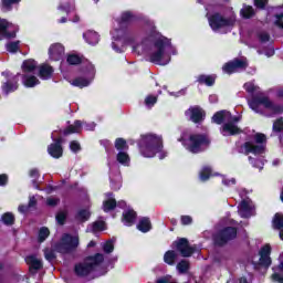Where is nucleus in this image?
I'll return each mask as SVG.
<instances>
[{
    "label": "nucleus",
    "mask_w": 283,
    "mask_h": 283,
    "mask_svg": "<svg viewBox=\"0 0 283 283\" xmlns=\"http://www.w3.org/2000/svg\"><path fill=\"white\" fill-rule=\"evenodd\" d=\"M133 50L138 54H148L150 63H155L156 65H169L174 46H171L169 40L157 35L144 40L140 44L134 46Z\"/></svg>",
    "instance_id": "obj_1"
},
{
    "label": "nucleus",
    "mask_w": 283,
    "mask_h": 283,
    "mask_svg": "<svg viewBox=\"0 0 283 283\" xmlns=\"http://www.w3.org/2000/svg\"><path fill=\"white\" fill-rule=\"evenodd\" d=\"M240 116L231 115L229 111H220L217 112L212 116V120L217 125L221 126V134L222 136H235L237 134H242V129L238 127V123H240Z\"/></svg>",
    "instance_id": "obj_2"
},
{
    "label": "nucleus",
    "mask_w": 283,
    "mask_h": 283,
    "mask_svg": "<svg viewBox=\"0 0 283 283\" xmlns=\"http://www.w3.org/2000/svg\"><path fill=\"white\" fill-rule=\"evenodd\" d=\"M139 149L144 158H154L163 149V137L154 134L143 135Z\"/></svg>",
    "instance_id": "obj_3"
},
{
    "label": "nucleus",
    "mask_w": 283,
    "mask_h": 283,
    "mask_svg": "<svg viewBox=\"0 0 283 283\" xmlns=\"http://www.w3.org/2000/svg\"><path fill=\"white\" fill-rule=\"evenodd\" d=\"M266 151V136L264 134H255L253 140L245 142L240 147V154L249 156V154H254V156H260Z\"/></svg>",
    "instance_id": "obj_4"
},
{
    "label": "nucleus",
    "mask_w": 283,
    "mask_h": 283,
    "mask_svg": "<svg viewBox=\"0 0 283 283\" xmlns=\"http://www.w3.org/2000/svg\"><path fill=\"white\" fill-rule=\"evenodd\" d=\"M105 256L101 253L86 258L82 263L75 265L76 275H90V273H92L96 266L103 264Z\"/></svg>",
    "instance_id": "obj_5"
},
{
    "label": "nucleus",
    "mask_w": 283,
    "mask_h": 283,
    "mask_svg": "<svg viewBox=\"0 0 283 283\" xmlns=\"http://www.w3.org/2000/svg\"><path fill=\"white\" fill-rule=\"evenodd\" d=\"M210 143L211 142L207 136L198 134L190 135L188 139H184V146L191 154H200V151H205Z\"/></svg>",
    "instance_id": "obj_6"
},
{
    "label": "nucleus",
    "mask_w": 283,
    "mask_h": 283,
    "mask_svg": "<svg viewBox=\"0 0 283 283\" xmlns=\"http://www.w3.org/2000/svg\"><path fill=\"white\" fill-rule=\"evenodd\" d=\"M249 106L256 114H262L264 109H270L274 114H282L283 107L273 105V102L266 96L255 97L249 102Z\"/></svg>",
    "instance_id": "obj_7"
},
{
    "label": "nucleus",
    "mask_w": 283,
    "mask_h": 283,
    "mask_svg": "<svg viewBox=\"0 0 283 283\" xmlns=\"http://www.w3.org/2000/svg\"><path fill=\"white\" fill-rule=\"evenodd\" d=\"M209 25L216 32L220 30V28H229L234 25L235 23V13H231L229 17L222 15L220 13H213L212 15L208 17Z\"/></svg>",
    "instance_id": "obj_8"
},
{
    "label": "nucleus",
    "mask_w": 283,
    "mask_h": 283,
    "mask_svg": "<svg viewBox=\"0 0 283 283\" xmlns=\"http://www.w3.org/2000/svg\"><path fill=\"white\" fill-rule=\"evenodd\" d=\"M78 247V237L77 235H70V234H64L62 237V240L57 244L56 250L59 253H72L74 249Z\"/></svg>",
    "instance_id": "obj_9"
},
{
    "label": "nucleus",
    "mask_w": 283,
    "mask_h": 283,
    "mask_svg": "<svg viewBox=\"0 0 283 283\" xmlns=\"http://www.w3.org/2000/svg\"><path fill=\"white\" fill-rule=\"evenodd\" d=\"M237 235L238 230L235 228H226L214 235V243L222 247V244H227L230 240H234Z\"/></svg>",
    "instance_id": "obj_10"
},
{
    "label": "nucleus",
    "mask_w": 283,
    "mask_h": 283,
    "mask_svg": "<svg viewBox=\"0 0 283 283\" xmlns=\"http://www.w3.org/2000/svg\"><path fill=\"white\" fill-rule=\"evenodd\" d=\"M13 29L14 25L8 22V20L0 19V41H2V39H14L17 31Z\"/></svg>",
    "instance_id": "obj_11"
},
{
    "label": "nucleus",
    "mask_w": 283,
    "mask_h": 283,
    "mask_svg": "<svg viewBox=\"0 0 283 283\" xmlns=\"http://www.w3.org/2000/svg\"><path fill=\"white\" fill-rule=\"evenodd\" d=\"M248 65L249 63L247 62V60L235 59L223 66V72L226 74H233L234 72H240V70H245Z\"/></svg>",
    "instance_id": "obj_12"
},
{
    "label": "nucleus",
    "mask_w": 283,
    "mask_h": 283,
    "mask_svg": "<svg viewBox=\"0 0 283 283\" xmlns=\"http://www.w3.org/2000/svg\"><path fill=\"white\" fill-rule=\"evenodd\" d=\"M174 244L182 258H190V255H193V251H196V248L190 247L189 241L185 238L175 241Z\"/></svg>",
    "instance_id": "obj_13"
},
{
    "label": "nucleus",
    "mask_w": 283,
    "mask_h": 283,
    "mask_svg": "<svg viewBox=\"0 0 283 283\" xmlns=\"http://www.w3.org/2000/svg\"><path fill=\"white\" fill-rule=\"evenodd\" d=\"M253 211H255V206H253L251 199H244L239 205V216H241V218H251Z\"/></svg>",
    "instance_id": "obj_14"
},
{
    "label": "nucleus",
    "mask_w": 283,
    "mask_h": 283,
    "mask_svg": "<svg viewBox=\"0 0 283 283\" xmlns=\"http://www.w3.org/2000/svg\"><path fill=\"white\" fill-rule=\"evenodd\" d=\"M49 56L51 61H61L65 56V46L61 43H54L49 48Z\"/></svg>",
    "instance_id": "obj_15"
},
{
    "label": "nucleus",
    "mask_w": 283,
    "mask_h": 283,
    "mask_svg": "<svg viewBox=\"0 0 283 283\" xmlns=\"http://www.w3.org/2000/svg\"><path fill=\"white\" fill-rule=\"evenodd\" d=\"M94 78V66H90L86 77H76L75 80L71 81V85L74 87H87L92 83Z\"/></svg>",
    "instance_id": "obj_16"
},
{
    "label": "nucleus",
    "mask_w": 283,
    "mask_h": 283,
    "mask_svg": "<svg viewBox=\"0 0 283 283\" xmlns=\"http://www.w3.org/2000/svg\"><path fill=\"white\" fill-rule=\"evenodd\" d=\"M260 259L259 264L261 266H271V245L266 244L264 245L261 251L259 252Z\"/></svg>",
    "instance_id": "obj_17"
},
{
    "label": "nucleus",
    "mask_w": 283,
    "mask_h": 283,
    "mask_svg": "<svg viewBox=\"0 0 283 283\" xmlns=\"http://www.w3.org/2000/svg\"><path fill=\"white\" fill-rule=\"evenodd\" d=\"M185 115L189 120H192V123H200V120L205 118V112H202L200 107H190L186 111Z\"/></svg>",
    "instance_id": "obj_18"
},
{
    "label": "nucleus",
    "mask_w": 283,
    "mask_h": 283,
    "mask_svg": "<svg viewBox=\"0 0 283 283\" xmlns=\"http://www.w3.org/2000/svg\"><path fill=\"white\" fill-rule=\"evenodd\" d=\"M61 143H63V139L59 138L54 144H51L48 147V151L52 158H61V156H63V147H61Z\"/></svg>",
    "instance_id": "obj_19"
},
{
    "label": "nucleus",
    "mask_w": 283,
    "mask_h": 283,
    "mask_svg": "<svg viewBox=\"0 0 283 283\" xmlns=\"http://www.w3.org/2000/svg\"><path fill=\"white\" fill-rule=\"evenodd\" d=\"M15 90H19V77L17 75L10 77L2 85V92H4V94H10V92H15Z\"/></svg>",
    "instance_id": "obj_20"
},
{
    "label": "nucleus",
    "mask_w": 283,
    "mask_h": 283,
    "mask_svg": "<svg viewBox=\"0 0 283 283\" xmlns=\"http://www.w3.org/2000/svg\"><path fill=\"white\" fill-rule=\"evenodd\" d=\"M25 262L29 264L31 273H36V271L43 268V262H41V259L36 258L35 255L28 256Z\"/></svg>",
    "instance_id": "obj_21"
},
{
    "label": "nucleus",
    "mask_w": 283,
    "mask_h": 283,
    "mask_svg": "<svg viewBox=\"0 0 283 283\" xmlns=\"http://www.w3.org/2000/svg\"><path fill=\"white\" fill-rule=\"evenodd\" d=\"M52 74H54V69L49 64H42L39 70L40 78L43 81H48V78H52Z\"/></svg>",
    "instance_id": "obj_22"
},
{
    "label": "nucleus",
    "mask_w": 283,
    "mask_h": 283,
    "mask_svg": "<svg viewBox=\"0 0 283 283\" xmlns=\"http://www.w3.org/2000/svg\"><path fill=\"white\" fill-rule=\"evenodd\" d=\"M83 38L85 39L86 43H88V45H96L101 40L98 33H96L95 31L85 32L83 34Z\"/></svg>",
    "instance_id": "obj_23"
},
{
    "label": "nucleus",
    "mask_w": 283,
    "mask_h": 283,
    "mask_svg": "<svg viewBox=\"0 0 283 283\" xmlns=\"http://www.w3.org/2000/svg\"><path fill=\"white\" fill-rule=\"evenodd\" d=\"M136 220V212L134 210H128L123 213V222L126 227H132Z\"/></svg>",
    "instance_id": "obj_24"
},
{
    "label": "nucleus",
    "mask_w": 283,
    "mask_h": 283,
    "mask_svg": "<svg viewBox=\"0 0 283 283\" xmlns=\"http://www.w3.org/2000/svg\"><path fill=\"white\" fill-rule=\"evenodd\" d=\"M176 260H178V253L174 250H169L164 254V262L169 264V266H174V264H176Z\"/></svg>",
    "instance_id": "obj_25"
},
{
    "label": "nucleus",
    "mask_w": 283,
    "mask_h": 283,
    "mask_svg": "<svg viewBox=\"0 0 283 283\" xmlns=\"http://www.w3.org/2000/svg\"><path fill=\"white\" fill-rule=\"evenodd\" d=\"M138 231H142V233H147L148 231H151V221L147 218H143L138 224H137Z\"/></svg>",
    "instance_id": "obj_26"
},
{
    "label": "nucleus",
    "mask_w": 283,
    "mask_h": 283,
    "mask_svg": "<svg viewBox=\"0 0 283 283\" xmlns=\"http://www.w3.org/2000/svg\"><path fill=\"white\" fill-rule=\"evenodd\" d=\"M0 222L6 227H12L14 224V214L12 212H6L1 216Z\"/></svg>",
    "instance_id": "obj_27"
},
{
    "label": "nucleus",
    "mask_w": 283,
    "mask_h": 283,
    "mask_svg": "<svg viewBox=\"0 0 283 283\" xmlns=\"http://www.w3.org/2000/svg\"><path fill=\"white\" fill-rule=\"evenodd\" d=\"M240 14L243 17V19H251V17L255 15V10H253V7L244 4L240 11Z\"/></svg>",
    "instance_id": "obj_28"
},
{
    "label": "nucleus",
    "mask_w": 283,
    "mask_h": 283,
    "mask_svg": "<svg viewBox=\"0 0 283 283\" xmlns=\"http://www.w3.org/2000/svg\"><path fill=\"white\" fill-rule=\"evenodd\" d=\"M117 163H119V165H124L125 167H129V155L125 151H119L117 154Z\"/></svg>",
    "instance_id": "obj_29"
},
{
    "label": "nucleus",
    "mask_w": 283,
    "mask_h": 283,
    "mask_svg": "<svg viewBox=\"0 0 283 283\" xmlns=\"http://www.w3.org/2000/svg\"><path fill=\"white\" fill-rule=\"evenodd\" d=\"M23 85L25 87H34L35 85H39V78L34 75L24 76Z\"/></svg>",
    "instance_id": "obj_30"
},
{
    "label": "nucleus",
    "mask_w": 283,
    "mask_h": 283,
    "mask_svg": "<svg viewBox=\"0 0 283 283\" xmlns=\"http://www.w3.org/2000/svg\"><path fill=\"white\" fill-rule=\"evenodd\" d=\"M23 72H34L36 70V62L34 60H25L22 63Z\"/></svg>",
    "instance_id": "obj_31"
},
{
    "label": "nucleus",
    "mask_w": 283,
    "mask_h": 283,
    "mask_svg": "<svg viewBox=\"0 0 283 283\" xmlns=\"http://www.w3.org/2000/svg\"><path fill=\"white\" fill-rule=\"evenodd\" d=\"M281 258H282L281 264L276 268H273V271H274V273L272 274L273 282H282V274L277 273V271L283 270V253Z\"/></svg>",
    "instance_id": "obj_32"
},
{
    "label": "nucleus",
    "mask_w": 283,
    "mask_h": 283,
    "mask_svg": "<svg viewBox=\"0 0 283 283\" xmlns=\"http://www.w3.org/2000/svg\"><path fill=\"white\" fill-rule=\"evenodd\" d=\"M81 122L76 120L74 125L69 126V128L64 130V136H67L70 134H78V132H81Z\"/></svg>",
    "instance_id": "obj_33"
},
{
    "label": "nucleus",
    "mask_w": 283,
    "mask_h": 283,
    "mask_svg": "<svg viewBox=\"0 0 283 283\" xmlns=\"http://www.w3.org/2000/svg\"><path fill=\"white\" fill-rule=\"evenodd\" d=\"M272 227L273 229H283V214L276 213L272 220Z\"/></svg>",
    "instance_id": "obj_34"
},
{
    "label": "nucleus",
    "mask_w": 283,
    "mask_h": 283,
    "mask_svg": "<svg viewBox=\"0 0 283 283\" xmlns=\"http://www.w3.org/2000/svg\"><path fill=\"white\" fill-rule=\"evenodd\" d=\"M198 82L205 83L206 85L211 86L216 83V77H213L211 75H200L198 77Z\"/></svg>",
    "instance_id": "obj_35"
},
{
    "label": "nucleus",
    "mask_w": 283,
    "mask_h": 283,
    "mask_svg": "<svg viewBox=\"0 0 283 283\" xmlns=\"http://www.w3.org/2000/svg\"><path fill=\"white\" fill-rule=\"evenodd\" d=\"M115 148L118 149V151H125L126 149H129V147L127 146V142L124 138L116 139Z\"/></svg>",
    "instance_id": "obj_36"
},
{
    "label": "nucleus",
    "mask_w": 283,
    "mask_h": 283,
    "mask_svg": "<svg viewBox=\"0 0 283 283\" xmlns=\"http://www.w3.org/2000/svg\"><path fill=\"white\" fill-rule=\"evenodd\" d=\"M211 176V168L203 167L200 171L199 178L202 182H206V180H209V177Z\"/></svg>",
    "instance_id": "obj_37"
},
{
    "label": "nucleus",
    "mask_w": 283,
    "mask_h": 283,
    "mask_svg": "<svg viewBox=\"0 0 283 283\" xmlns=\"http://www.w3.org/2000/svg\"><path fill=\"white\" fill-rule=\"evenodd\" d=\"M116 208V199H108L104 201L103 210L104 211H112V209Z\"/></svg>",
    "instance_id": "obj_38"
},
{
    "label": "nucleus",
    "mask_w": 283,
    "mask_h": 283,
    "mask_svg": "<svg viewBox=\"0 0 283 283\" xmlns=\"http://www.w3.org/2000/svg\"><path fill=\"white\" fill-rule=\"evenodd\" d=\"M102 249L104 253H113L114 252V240L106 241L102 244Z\"/></svg>",
    "instance_id": "obj_39"
},
{
    "label": "nucleus",
    "mask_w": 283,
    "mask_h": 283,
    "mask_svg": "<svg viewBox=\"0 0 283 283\" xmlns=\"http://www.w3.org/2000/svg\"><path fill=\"white\" fill-rule=\"evenodd\" d=\"M156 103H158V96H154V95L146 96V98H145L146 107H154V105H156Z\"/></svg>",
    "instance_id": "obj_40"
},
{
    "label": "nucleus",
    "mask_w": 283,
    "mask_h": 283,
    "mask_svg": "<svg viewBox=\"0 0 283 283\" xmlns=\"http://www.w3.org/2000/svg\"><path fill=\"white\" fill-rule=\"evenodd\" d=\"M244 90L249 92V94H254V92H259L260 87L256 86L253 82H248L244 84Z\"/></svg>",
    "instance_id": "obj_41"
},
{
    "label": "nucleus",
    "mask_w": 283,
    "mask_h": 283,
    "mask_svg": "<svg viewBox=\"0 0 283 283\" xmlns=\"http://www.w3.org/2000/svg\"><path fill=\"white\" fill-rule=\"evenodd\" d=\"M249 161L251 165H253V167H256V169H264V161L262 159L249 157Z\"/></svg>",
    "instance_id": "obj_42"
},
{
    "label": "nucleus",
    "mask_w": 283,
    "mask_h": 283,
    "mask_svg": "<svg viewBox=\"0 0 283 283\" xmlns=\"http://www.w3.org/2000/svg\"><path fill=\"white\" fill-rule=\"evenodd\" d=\"M177 271L179 273H187V271H189V262L187 261H181L177 264Z\"/></svg>",
    "instance_id": "obj_43"
},
{
    "label": "nucleus",
    "mask_w": 283,
    "mask_h": 283,
    "mask_svg": "<svg viewBox=\"0 0 283 283\" xmlns=\"http://www.w3.org/2000/svg\"><path fill=\"white\" fill-rule=\"evenodd\" d=\"M6 48H7V52H11L12 54H14V52H19V41L9 42L7 43Z\"/></svg>",
    "instance_id": "obj_44"
},
{
    "label": "nucleus",
    "mask_w": 283,
    "mask_h": 283,
    "mask_svg": "<svg viewBox=\"0 0 283 283\" xmlns=\"http://www.w3.org/2000/svg\"><path fill=\"white\" fill-rule=\"evenodd\" d=\"M21 0H1L2 3V10H11L12 6L14 3H19Z\"/></svg>",
    "instance_id": "obj_45"
},
{
    "label": "nucleus",
    "mask_w": 283,
    "mask_h": 283,
    "mask_svg": "<svg viewBox=\"0 0 283 283\" xmlns=\"http://www.w3.org/2000/svg\"><path fill=\"white\" fill-rule=\"evenodd\" d=\"M50 235L48 228H41L39 232V242H45V239Z\"/></svg>",
    "instance_id": "obj_46"
},
{
    "label": "nucleus",
    "mask_w": 283,
    "mask_h": 283,
    "mask_svg": "<svg viewBox=\"0 0 283 283\" xmlns=\"http://www.w3.org/2000/svg\"><path fill=\"white\" fill-rule=\"evenodd\" d=\"M76 218L81 220V222H85V220H90V211L80 210Z\"/></svg>",
    "instance_id": "obj_47"
},
{
    "label": "nucleus",
    "mask_w": 283,
    "mask_h": 283,
    "mask_svg": "<svg viewBox=\"0 0 283 283\" xmlns=\"http://www.w3.org/2000/svg\"><path fill=\"white\" fill-rule=\"evenodd\" d=\"M67 64L69 65H78V63H81V59L78 57V55H69L67 59Z\"/></svg>",
    "instance_id": "obj_48"
},
{
    "label": "nucleus",
    "mask_w": 283,
    "mask_h": 283,
    "mask_svg": "<svg viewBox=\"0 0 283 283\" xmlns=\"http://www.w3.org/2000/svg\"><path fill=\"white\" fill-rule=\"evenodd\" d=\"M282 129H283V117L279 118L273 124V132H282Z\"/></svg>",
    "instance_id": "obj_49"
},
{
    "label": "nucleus",
    "mask_w": 283,
    "mask_h": 283,
    "mask_svg": "<svg viewBox=\"0 0 283 283\" xmlns=\"http://www.w3.org/2000/svg\"><path fill=\"white\" fill-rule=\"evenodd\" d=\"M59 202H61V199H59L56 197H49L46 199L48 207H56V205H59Z\"/></svg>",
    "instance_id": "obj_50"
},
{
    "label": "nucleus",
    "mask_w": 283,
    "mask_h": 283,
    "mask_svg": "<svg viewBox=\"0 0 283 283\" xmlns=\"http://www.w3.org/2000/svg\"><path fill=\"white\" fill-rule=\"evenodd\" d=\"M65 218H67V212L65 211H61L56 214V221L59 222V224H64Z\"/></svg>",
    "instance_id": "obj_51"
},
{
    "label": "nucleus",
    "mask_w": 283,
    "mask_h": 283,
    "mask_svg": "<svg viewBox=\"0 0 283 283\" xmlns=\"http://www.w3.org/2000/svg\"><path fill=\"white\" fill-rule=\"evenodd\" d=\"M105 230V222L96 221L93 223V231H103Z\"/></svg>",
    "instance_id": "obj_52"
},
{
    "label": "nucleus",
    "mask_w": 283,
    "mask_h": 283,
    "mask_svg": "<svg viewBox=\"0 0 283 283\" xmlns=\"http://www.w3.org/2000/svg\"><path fill=\"white\" fill-rule=\"evenodd\" d=\"M44 258L49 262H52V260H54L56 256L54 255V251L46 249V250H44Z\"/></svg>",
    "instance_id": "obj_53"
},
{
    "label": "nucleus",
    "mask_w": 283,
    "mask_h": 283,
    "mask_svg": "<svg viewBox=\"0 0 283 283\" xmlns=\"http://www.w3.org/2000/svg\"><path fill=\"white\" fill-rule=\"evenodd\" d=\"M132 19H133V15H132V12L129 11H126L122 14V21L124 23H127V21H132Z\"/></svg>",
    "instance_id": "obj_54"
},
{
    "label": "nucleus",
    "mask_w": 283,
    "mask_h": 283,
    "mask_svg": "<svg viewBox=\"0 0 283 283\" xmlns=\"http://www.w3.org/2000/svg\"><path fill=\"white\" fill-rule=\"evenodd\" d=\"M192 222H193V219L190 216L181 217V224L187 226V224H191Z\"/></svg>",
    "instance_id": "obj_55"
},
{
    "label": "nucleus",
    "mask_w": 283,
    "mask_h": 283,
    "mask_svg": "<svg viewBox=\"0 0 283 283\" xmlns=\"http://www.w3.org/2000/svg\"><path fill=\"white\" fill-rule=\"evenodd\" d=\"M113 34V39L118 40L120 39V36H123V34H125V31L124 30H115L112 32Z\"/></svg>",
    "instance_id": "obj_56"
},
{
    "label": "nucleus",
    "mask_w": 283,
    "mask_h": 283,
    "mask_svg": "<svg viewBox=\"0 0 283 283\" xmlns=\"http://www.w3.org/2000/svg\"><path fill=\"white\" fill-rule=\"evenodd\" d=\"M70 149L72 151H78L81 149V144H78V142H71Z\"/></svg>",
    "instance_id": "obj_57"
},
{
    "label": "nucleus",
    "mask_w": 283,
    "mask_h": 283,
    "mask_svg": "<svg viewBox=\"0 0 283 283\" xmlns=\"http://www.w3.org/2000/svg\"><path fill=\"white\" fill-rule=\"evenodd\" d=\"M269 0H254V6L260 8V10L264 9Z\"/></svg>",
    "instance_id": "obj_58"
},
{
    "label": "nucleus",
    "mask_w": 283,
    "mask_h": 283,
    "mask_svg": "<svg viewBox=\"0 0 283 283\" xmlns=\"http://www.w3.org/2000/svg\"><path fill=\"white\" fill-rule=\"evenodd\" d=\"M259 39L262 43H266V41H269L270 36H269V33L266 32H262L259 34Z\"/></svg>",
    "instance_id": "obj_59"
},
{
    "label": "nucleus",
    "mask_w": 283,
    "mask_h": 283,
    "mask_svg": "<svg viewBox=\"0 0 283 283\" xmlns=\"http://www.w3.org/2000/svg\"><path fill=\"white\" fill-rule=\"evenodd\" d=\"M28 207H29V209H31V207H36V197H34V196L29 197Z\"/></svg>",
    "instance_id": "obj_60"
},
{
    "label": "nucleus",
    "mask_w": 283,
    "mask_h": 283,
    "mask_svg": "<svg viewBox=\"0 0 283 283\" xmlns=\"http://www.w3.org/2000/svg\"><path fill=\"white\" fill-rule=\"evenodd\" d=\"M30 178H33L34 180H36V178H39V170L36 168H33L30 170L29 172Z\"/></svg>",
    "instance_id": "obj_61"
},
{
    "label": "nucleus",
    "mask_w": 283,
    "mask_h": 283,
    "mask_svg": "<svg viewBox=\"0 0 283 283\" xmlns=\"http://www.w3.org/2000/svg\"><path fill=\"white\" fill-rule=\"evenodd\" d=\"M222 182L226 185V187H231V185H235V179L234 178H232V179L223 178Z\"/></svg>",
    "instance_id": "obj_62"
},
{
    "label": "nucleus",
    "mask_w": 283,
    "mask_h": 283,
    "mask_svg": "<svg viewBox=\"0 0 283 283\" xmlns=\"http://www.w3.org/2000/svg\"><path fill=\"white\" fill-rule=\"evenodd\" d=\"M6 182H8V176L1 175L0 176V185L3 186V185H6Z\"/></svg>",
    "instance_id": "obj_63"
},
{
    "label": "nucleus",
    "mask_w": 283,
    "mask_h": 283,
    "mask_svg": "<svg viewBox=\"0 0 283 283\" xmlns=\"http://www.w3.org/2000/svg\"><path fill=\"white\" fill-rule=\"evenodd\" d=\"M28 209H30V207H28V206H19L18 211H20V213H25V211H28Z\"/></svg>",
    "instance_id": "obj_64"
}]
</instances>
